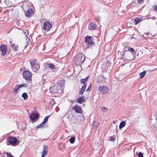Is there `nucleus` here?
<instances>
[{
	"mask_svg": "<svg viewBox=\"0 0 157 157\" xmlns=\"http://www.w3.org/2000/svg\"><path fill=\"white\" fill-rule=\"evenodd\" d=\"M38 117L39 116L38 114L34 113H33L30 115V118L32 121H33L36 118H38Z\"/></svg>",
	"mask_w": 157,
	"mask_h": 157,
	"instance_id": "9b49d317",
	"label": "nucleus"
},
{
	"mask_svg": "<svg viewBox=\"0 0 157 157\" xmlns=\"http://www.w3.org/2000/svg\"><path fill=\"white\" fill-rule=\"evenodd\" d=\"M26 47H27V46H25V48Z\"/></svg>",
	"mask_w": 157,
	"mask_h": 157,
	"instance_id": "6e6d98bb",
	"label": "nucleus"
},
{
	"mask_svg": "<svg viewBox=\"0 0 157 157\" xmlns=\"http://www.w3.org/2000/svg\"><path fill=\"white\" fill-rule=\"evenodd\" d=\"M13 89V93L15 94H17L18 92V91L15 89Z\"/></svg>",
	"mask_w": 157,
	"mask_h": 157,
	"instance_id": "37998d69",
	"label": "nucleus"
},
{
	"mask_svg": "<svg viewBox=\"0 0 157 157\" xmlns=\"http://www.w3.org/2000/svg\"><path fill=\"white\" fill-rule=\"evenodd\" d=\"M22 97L23 98L24 100H25L27 99L28 95L26 93H24L22 95Z\"/></svg>",
	"mask_w": 157,
	"mask_h": 157,
	"instance_id": "4be33fe9",
	"label": "nucleus"
},
{
	"mask_svg": "<svg viewBox=\"0 0 157 157\" xmlns=\"http://www.w3.org/2000/svg\"><path fill=\"white\" fill-rule=\"evenodd\" d=\"M33 11L32 9H29L25 13L26 17H30L32 15Z\"/></svg>",
	"mask_w": 157,
	"mask_h": 157,
	"instance_id": "ddd939ff",
	"label": "nucleus"
},
{
	"mask_svg": "<svg viewBox=\"0 0 157 157\" xmlns=\"http://www.w3.org/2000/svg\"><path fill=\"white\" fill-rule=\"evenodd\" d=\"M153 10L154 11H155L156 12H157V6H154V7L153 8Z\"/></svg>",
	"mask_w": 157,
	"mask_h": 157,
	"instance_id": "79ce46f5",
	"label": "nucleus"
},
{
	"mask_svg": "<svg viewBox=\"0 0 157 157\" xmlns=\"http://www.w3.org/2000/svg\"><path fill=\"white\" fill-rule=\"evenodd\" d=\"M139 119V117H138L136 118H135V119L136 120V121H138Z\"/></svg>",
	"mask_w": 157,
	"mask_h": 157,
	"instance_id": "09e8293b",
	"label": "nucleus"
},
{
	"mask_svg": "<svg viewBox=\"0 0 157 157\" xmlns=\"http://www.w3.org/2000/svg\"><path fill=\"white\" fill-rule=\"evenodd\" d=\"M138 2L140 4H141L143 3L144 0H137Z\"/></svg>",
	"mask_w": 157,
	"mask_h": 157,
	"instance_id": "a19ab883",
	"label": "nucleus"
},
{
	"mask_svg": "<svg viewBox=\"0 0 157 157\" xmlns=\"http://www.w3.org/2000/svg\"><path fill=\"white\" fill-rule=\"evenodd\" d=\"M126 124V122L124 121H121L119 125V128L120 129L123 128Z\"/></svg>",
	"mask_w": 157,
	"mask_h": 157,
	"instance_id": "aec40b11",
	"label": "nucleus"
},
{
	"mask_svg": "<svg viewBox=\"0 0 157 157\" xmlns=\"http://www.w3.org/2000/svg\"><path fill=\"white\" fill-rule=\"evenodd\" d=\"M32 76V73L29 71H24L23 72V77L27 81H30Z\"/></svg>",
	"mask_w": 157,
	"mask_h": 157,
	"instance_id": "7ed1b4c3",
	"label": "nucleus"
},
{
	"mask_svg": "<svg viewBox=\"0 0 157 157\" xmlns=\"http://www.w3.org/2000/svg\"><path fill=\"white\" fill-rule=\"evenodd\" d=\"M106 79L104 77L100 76L98 77L97 82H99L103 84H104L106 83Z\"/></svg>",
	"mask_w": 157,
	"mask_h": 157,
	"instance_id": "9d476101",
	"label": "nucleus"
},
{
	"mask_svg": "<svg viewBox=\"0 0 157 157\" xmlns=\"http://www.w3.org/2000/svg\"><path fill=\"white\" fill-rule=\"evenodd\" d=\"M93 39V37L90 36H87L86 37L85 39V42L86 44V48H88L90 47L92 48V47L95 46V43L92 40Z\"/></svg>",
	"mask_w": 157,
	"mask_h": 157,
	"instance_id": "f03ea898",
	"label": "nucleus"
},
{
	"mask_svg": "<svg viewBox=\"0 0 157 157\" xmlns=\"http://www.w3.org/2000/svg\"><path fill=\"white\" fill-rule=\"evenodd\" d=\"M63 91L62 89H59L57 90V92L58 94H60Z\"/></svg>",
	"mask_w": 157,
	"mask_h": 157,
	"instance_id": "ea45409f",
	"label": "nucleus"
},
{
	"mask_svg": "<svg viewBox=\"0 0 157 157\" xmlns=\"http://www.w3.org/2000/svg\"><path fill=\"white\" fill-rule=\"evenodd\" d=\"M22 33L24 34H25L26 36L28 37L27 35L26 34L25 32L24 31H22Z\"/></svg>",
	"mask_w": 157,
	"mask_h": 157,
	"instance_id": "de8ad7c7",
	"label": "nucleus"
},
{
	"mask_svg": "<svg viewBox=\"0 0 157 157\" xmlns=\"http://www.w3.org/2000/svg\"><path fill=\"white\" fill-rule=\"evenodd\" d=\"M7 145H9V144L7 143Z\"/></svg>",
	"mask_w": 157,
	"mask_h": 157,
	"instance_id": "5fc2aeb1",
	"label": "nucleus"
},
{
	"mask_svg": "<svg viewBox=\"0 0 157 157\" xmlns=\"http://www.w3.org/2000/svg\"><path fill=\"white\" fill-rule=\"evenodd\" d=\"M138 156L139 157H144L143 155V153L141 152H140L139 153Z\"/></svg>",
	"mask_w": 157,
	"mask_h": 157,
	"instance_id": "4c0bfd02",
	"label": "nucleus"
},
{
	"mask_svg": "<svg viewBox=\"0 0 157 157\" xmlns=\"http://www.w3.org/2000/svg\"><path fill=\"white\" fill-rule=\"evenodd\" d=\"M97 26L96 24L94 22H91L90 24V26L89 27V29L93 30L96 29Z\"/></svg>",
	"mask_w": 157,
	"mask_h": 157,
	"instance_id": "f8f14e48",
	"label": "nucleus"
},
{
	"mask_svg": "<svg viewBox=\"0 0 157 157\" xmlns=\"http://www.w3.org/2000/svg\"><path fill=\"white\" fill-rule=\"evenodd\" d=\"M40 67V64H36L35 67L36 68V70L34 71H37L39 68Z\"/></svg>",
	"mask_w": 157,
	"mask_h": 157,
	"instance_id": "c756f323",
	"label": "nucleus"
},
{
	"mask_svg": "<svg viewBox=\"0 0 157 157\" xmlns=\"http://www.w3.org/2000/svg\"><path fill=\"white\" fill-rule=\"evenodd\" d=\"M44 123L42 122L41 124H40L38 125H37L36 127V128H40L43 127V126H44Z\"/></svg>",
	"mask_w": 157,
	"mask_h": 157,
	"instance_id": "7c9ffc66",
	"label": "nucleus"
},
{
	"mask_svg": "<svg viewBox=\"0 0 157 157\" xmlns=\"http://www.w3.org/2000/svg\"><path fill=\"white\" fill-rule=\"evenodd\" d=\"M58 85L61 87V88H63L65 84L64 80H62L61 81H59L57 83Z\"/></svg>",
	"mask_w": 157,
	"mask_h": 157,
	"instance_id": "4468645a",
	"label": "nucleus"
},
{
	"mask_svg": "<svg viewBox=\"0 0 157 157\" xmlns=\"http://www.w3.org/2000/svg\"><path fill=\"white\" fill-rule=\"evenodd\" d=\"M48 153V151H43V154L41 156V157H44Z\"/></svg>",
	"mask_w": 157,
	"mask_h": 157,
	"instance_id": "c85d7f7f",
	"label": "nucleus"
},
{
	"mask_svg": "<svg viewBox=\"0 0 157 157\" xmlns=\"http://www.w3.org/2000/svg\"><path fill=\"white\" fill-rule=\"evenodd\" d=\"M126 48H124L123 52L122 54V58L125 59L132 60L135 58V56L133 53L127 52Z\"/></svg>",
	"mask_w": 157,
	"mask_h": 157,
	"instance_id": "f257e3e1",
	"label": "nucleus"
},
{
	"mask_svg": "<svg viewBox=\"0 0 157 157\" xmlns=\"http://www.w3.org/2000/svg\"><path fill=\"white\" fill-rule=\"evenodd\" d=\"M85 56L84 54H81L78 56V59L81 63V64H82V63H83L85 60Z\"/></svg>",
	"mask_w": 157,
	"mask_h": 157,
	"instance_id": "1a4fd4ad",
	"label": "nucleus"
},
{
	"mask_svg": "<svg viewBox=\"0 0 157 157\" xmlns=\"http://www.w3.org/2000/svg\"><path fill=\"white\" fill-rule=\"evenodd\" d=\"M19 86H20V87L21 88L22 87H26L27 85L25 84H23L21 85H19Z\"/></svg>",
	"mask_w": 157,
	"mask_h": 157,
	"instance_id": "58836bf2",
	"label": "nucleus"
},
{
	"mask_svg": "<svg viewBox=\"0 0 157 157\" xmlns=\"http://www.w3.org/2000/svg\"><path fill=\"white\" fill-rule=\"evenodd\" d=\"M20 88V87L19 85H17L15 86L13 89H15L18 91V90Z\"/></svg>",
	"mask_w": 157,
	"mask_h": 157,
	"instance_id": "2f4dec72",
	"label": "nucleus"
},
{
	"mask_svg": "<svg viewBox=\"0 0 157 157\" xmlns=\"http://www.w3.org/2000/svg\"><path fill=\"white\" fill-rule=\"evenodd\" d=\"M80 82L82 84H85V83L86 82L85 79L84 78H81L80 80Z\"/></svg>",
	"mask_w": 157,
	"mask_h": 157,
	"instance_id": "473e14b6",
	"label": "nucleus"
},
{
	"mask_svg": "<svg viewBox=\"0 0 157 157\" xmlns=\"http://www.w3.org/2000/svg\"><path fill=\"white\" fill-rule=\"evenodd\" d=\"M52 26V24L48 21H46L44 24V29L46 31H49Z\"/></svg>",
	"mask_w": 157,
	"mask_h": 157,
	"instance_id": "423d86ee",
	"label": "nucleus"
},
{
	"mask_svg": "<svg viewBox=\"0 0 157 157\" xmlns=\"http://www.w3.org/2000/svg\"><path fill=\"white\" fill-rule=\"evenodd\" d=\"M0 49L2 52V55L3 56H5L6 53L7 46L4 44H2L0 47Z\"/></svg>",
	"mask_w": 157,
	"mask_h": 157,
	"instance_id": "0eeeda50",
	"label": "nucleus"
},
{
	"mask_svg": "<svg viewBox=\"0 0 157 157\" xmlns=\"http://www.w3.org/2000/svg\"><path fill=\"white\" fill-rule=\"evenodd\" d=\"M86 84H84V85L81 88V90L80 91L79 94H82L86 90Z\"/></svg>",
	"mask_w": 157,
	"mask_h": 157,
	"instance_id": "2eb2a0df",
	"label": "nucleus"
},
{
	"mask_svg": "<svg viewBox=\"0 0 157 157\" xmlns=\"http://www.w3.org/2000/svg\"><path fill=\"white\" fill-rule=\"evenodd\" d=\"M85 100L83 97L79 98L76 101L79 103H82V102H85Z\"/></svg>",
	"mask_w": 157,
	"mask_h": 157,
	"instance_id": "a211bd4d",
	"label": "nucleus"
},
{
	"mask_svg": "<svg viewBox=\"0 0 157 157\" xmlns=\"http://www.w3.org/2000/svg\"><path fill=\"white\" fill-rule=\"evenodd\" d=\"M48 67L53 70H54V69H55L56 68L55 65L52 63L49 64H48Z\"/></svg>",
	"mask_w": 157,
	"mask_h": 157,
	"instance_id": "bb28decb",
	"label": "nucleus"
},
{
	"mask_svg": "<svg viewBox=\"0 0 157 157\" xmlns=\"http://www.w3.org/2000/svg\"><path fill=\"white\" fill-rule=\"evenodd\" d=\"M105 65H103L102 66V68H104V70L106 71H108L109 70H110V63L109 62L106 63V66L105 67H104Z\"/></svg>",
	"mask_w": 157,
	"mask_h": 157,
	"instance_id": "dca6fc26",
	"label": "nucleus"
},
{
	"mask_svg": "<svg viewBox=\"0 0 157 157\" xmlns=\"http://www.w3.org/2000/svg\"><path fill=\"white\" fill-rule=\"evenodd\" d=\"M154 36H155V35H153V37H154Z\"/></svg>",
	"mask_w": 157,
	"mask_h": 157,
	"instance_id": "4d7b16f0",
	"label": "nucleus"
},
{
	"mask_svg": "<svg viewBox=\"0 0 157 157\" xmlns=\"http://www.w3.org/2000/svg\"><path fill=\"white\" fill-rule=\"evenodd\" d=\"M8 140V142L11 145L16 146L18 145L17 143L18 140L15 137H9L7 139Z\"/></svg>",
	"mask_w": 157,
	"mask_h": 157,
	"instance_id": "20e7f679",
	"label": "nucleus"
},
{
	"mask_svg": "<svg viewBox=\"0 0 157 157\" xmlns=\"http://www.w3.org/2000/svg\"><path fill=\"white\" fill-rule=\"evenodd\" d=\"M55 104V101L53 99H52V100L50 101L49 103V105L51 107H52L53 105Z\"/></svg>",
	"mask_w": 157,
	"mask_h": 157,
	"instance_id": "b1692460",
	"label": "nucleus"
},
{
	"mask_svg": "<svg viewBox=\"0 0 157 157\" xmlns=\"http://www.w3.org/2000/svg\"><path fill=\"white\" fill-rule=\"evenodd\" d=\"M10 43L11 44H12V41H11L10 40Z\"/></svg>",
	"mask_w": 157,
	"mask_h": 157,
	"instance_id": "864d4df0",
	"label": "nucleus"
},
{
	"mask_svg": "<svg viewBox=\"0 0 157 157\" xmlns=\"http://www.w3.org/2000/svg\"><path fill=\"white\" fill-rule=\"evenodd\" d=\"M126 48H127L126 49L127 50V52H129L131 53H133L135 55V51L131 47H126Z\"/></svg>",
	"mask_w": 157,
	"mask_h": 157,
	"instance_id": "f3484780",
	"label": "nucleus"
},
{
	"mask_svg": "<svg viewBox=\"0 0 157 157\" xmlns=\"http://www.w3.org/2000/svg\"><path fill=\"white\" fill-rule=\"evenodd\" d=\"M75 138L74 137H72L69 140V141L71 144H73L74 143Z\"/></svg>",
	"mask_w": 157,
	"mask_h": 157,
	"instance_id": "a878e982",
	"label": "nucleus"
},
{
	"mask_svg": "<svg viewBox=\"0 0 157 157\" xmlns=\"http://www.w3.org/2000/svg\"><path fill=\"white\" fill-rule=\"evenodd\" d=\"M101 110L104 112H105L108 110V109L105 107L102 108Z\"/></svg>",
	"mask_w": 157,
	"mask_h": 157,
	"instance_id": "f704fd0d",
	"label": "nucleus"
},
{
	"mask_svg": "<svg viewBox=\"0 0 157 157\" xmlns=\"http://www.w3.org/2000/svg\"><path fill=\"white\" fill-rule=\"evenodd\" d=\"M88 78H89V76H88V77H86L85 78H84V79H85V81H86V82L88 80Z\"/></svg>",
	"mask_w": 157,
	"mask_h": 157,
	"instance_id": "49530a36",
	"label": "nucleus"
},
{
	"mask_svg": "<svg viewBox=\"0 0 157 157\" xmlns=\"http://www.w3.org/2000/svg\"><path fill=\"white\" fill-rule=\"evenodd\" d=\"M36 60V59H34L33 60H30L29 62L30 64H31V67L32 68H33V67L35 65V63Z\"/></svg>",
	"mask_w": 157,
	"mask_h": 157,
	"instance_id": "6ab92c4d",
	"label": "nucleus"
},
{
	"mask_svg": "<svg viewBox=\"0 0 157 157\" xmlns=\"http://www.w3.org/2000/svg\"><path fill=\"white\" fill-rule=\"evenodd\" d=\"M43 151H48V146L46 145H44L43 149Z\"/></svg>",
	"mask_w": 157,
	"mask_h": 157,
	"instance_id": "c9c22d12",
	"label": "nucleus"
},
{
	"mask_svg": "<svg viewBox=\"0 0 157 157\" xmlns=\"http://www.w3.org/2000/svg\"><path fill=\"white\" fill-rule=\"evenodd\" d=\"M14 48L16 51H17V46H15Z\"/></svg>",
	"mask_w": 157,
	"mask_h": 157,
	"instance_id": "a18cd8bd",
	"label": "nucleus"
},
{
	"mask_svg": "<svg viewBox=\"0 0 157 157\" xmlns=\"http://www.w3.org/2000/svg\"><path fill=\"white\" fill-rule=\"evenodd\" d=\"M91 84H90L88 88L86 89V91L87 92H89L90 90H91Z\"/></svg>",
	"mask_w": 157,
	"mask_h": 157,
	"instance_id": "72a5a7b5",
	"label": "nucleus"
},
{
	"mask_svg": "<svg viewBox=\"0 0 157 157\" xmlns=\"http://www.w3.org/2000/svg\"><path fill=\"white\" fill-rule=\"evenodd\" d=\"M98 90L102 94H105L107 93L109 91V88L105 86H100L98 88Z\"/></svg>",
	"mask_w": 157,
	"mask_h": 157,
	"instance_id": "39448f33",
	"label": "nucleus"
},
{
	"mask_svg": "<svg viewBox=\"0 0 157 157\" xmlns=\"http://www.w3.org/2000/svg\"><path fill=\"white\" fill-rule=\"evenodd\" d=\"M75 101L74 100H71L70 101V102L73 103Z\"/></svg>",
	"mask_w": 157,
	"mask_h": 157,
	"instance_id": "3c124183",
	"label": "nucleus"
},
{
	"mask_svg": "<svg viewBox=\"0 0 157 157\" xmlns=\"http://www.w3.org/2000/svg\"><path fill=\"white\" fill-rule=\"evenodd\" d=\"M50 115H48V116H47L46 117H45V118H44V119L43 122L44 124L47 123V121L48 120V118L50 117Z\"/></svg>",
	"mask_w": 157,
	"mask_h": 157,
	"instance_id": "393cba45",
	"label": "nucleus"
},
{
	"mask_svg": "<svg viewBox=\"0 0 157 157\" xmlns=\"http://www.w3.org/2000/svg\"><path fill=\"white\" fill-rule=\"evenodd\" d=\"M7 155L8 157H14L11 155V153H7Z\"/></svg>",
	"mask_w": 157,
	"mask_h": 157,
	"instance_id": "e433bc0d",
	"label": "nucleus"
},
{
	"mask_svg": "<svg viewBox=\"0 0 157 157\" xmlns=\"http://www.w3.org/2000/svg\"><path fill=\"white\" fill-rule=\"evenodd\" d=\"M146 74V71H143L142 72L140 73V78H143V77H144V76Z\"/></svg>",
	"mask_w": 157,
	"mask_h": 157,
	"instance_id": "5701e85b",
	"label": "nucleus"
},
{
	"mask_svg": "<svg viewBox=\"0 0 157 157\" xmlns=\"http://www.w3.org/2000/svg\"><path fill=\"white\" fill-rule=\"evenodd\" d=\"M11 46L13 48L14 46H15V44H11Z\"/></svg>",
	"mask_w": 157,
	"mask_h": 157,
	"instance_id": "8fccbe9b",
	"label": "nucleus"
},
{
	"mask_svg": "<svg viewBox=\"0 0 157 157\" xmlns=\"http://www.w3.org/2000/svg\"><path fill=\"white\" fill-rule=\"evenodd\" d=\"M17 29H19V30H21V29L19 28H17V27L16 28Z\"/></svg>",
	"mask_w": 157,
	"mask_h": 157,
	"instance_id": "603ef678",
	"label": "nucleus"
},
{
	"mask_svg": "<svg viewBox=\"0 0 157 157\" xmlns=\"http://www.w3.org/2000/svg\"><path fill=\"white\" fill-rule=\"evenodd\" d=\"M72 109L77 113H82V108L80 106H78V105L73 106Z\"/></svg>",
	"mask_w": 157,
	"mask_h": 157,
	"instance_id": "6e6552de",
	"label": "nucleus"
},
{
	"mask_svg": "<svg viewBox=\"0 0 157 157\" xmlns=\"http://www.w3.org/2000/svg\"><path fill=\"white\" fill-rule=\"evenodd\" d=\"M110 139V140L111 141H114L115 139H116V136L115 135L109 137Z\"/></svg>",
	"mask_w": 157,
	"mask_h": 157,
	"instance_id": "cd10ccee",
	"label": "nucleus"
},
{
	"mask_svg": "<svg viewBox=\"0 0 157 157\" xmlns=\"http://www.w3.org/2000/svg\"><path fill=\"white\" fill-rule=\"evenodd\" d=\"M100 19V17H97L95 18V20L97 21H98Z\"/></svg>",
	"mask_w": 157,
	"mask_h": 157,
	"instance_id": "c03bdc74",
	"label": "nucleus"
},
{
	"mask_svg": "<svg viewBox=\"0 0 157 157\" xmlns=\"http://www.w3.org/2000/svg\"><path fill=\"white\" fill-rule=\"evenodd\" d=\"M141 20L140 18H136L134 20V22L135 25L138 24Z\"/></svg>",
	"mask_w": 157,
	"mask_h": 157,
	"instance_id": "412c9836",
	"label": "nucleus"
}]
</instances>
